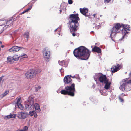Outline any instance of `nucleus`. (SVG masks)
<instances>
[{"instance_id": "obj_1", "label": "nucleus", "mask_w": 131, "mask_h": 131, "mask_svg": "<svg viewBox=\"0 0 131 131\" xmlns=\"http://www.w3.org/2000/svg\"><path fill=\"white\" fill-rule=\"evenodd\" d=\"M63 81L65 87L61 91V93L62 94L74 97L76 92L75 84L72 83V79L70 76L69 75L66 76L64 78Z\"/></svg>"}, {"instance_id": "obj_2", "label": "nucleus", "mask_w": 131, "mask_h": 131, "mask_svg": "<svg viewBox=\"0 0 131 131\" xmlns=\"http://www.w3.org/2000/svg\"><path fill=\"white\" fill-rule=\"evenodd\" d=\"M73 53L74 56L77 59L86 60L90 56L91 51L85 47L82 46L75 48Z\"/></svg>"}, {"instance_id": "obj_3", "label": "nucleus", "mask_w": 131, "mask_h": 131, "mask_svg": "<svg viewBox=\"0 0 131 131\" xmlns=\"http://www.w3.org/2000/svg\"><path fill=\"white\" fill-rule=\"evenodd\" d=\"M69 18L70 19L68 22L69 25V27H70V32L72 34L73 36L74 37L76 35L75 32L78 30V27L79 26L78 21L80 20V18L78 13L70 14Z\"/></svg>"}, {"instance_id": "obj_4", "label": "nucleus", "mask_w": 131, "mask_h": 131, "mask_svg": "<svg viewBox=\"0 0 131 131\" xmlns=\"http://www.w3.org/2000/svg\"><path fill=\"white\" fill-rule=\"evenodd\" d=\"M128 78L123 80L119 88L123 91H128L131 90V79L127 81Z\"/></svg>"}, {"instance_id": "obj_5", "label": "nucleus", "mask_w": 131, "mask_h": 131, "mask_svg": "<svg viewBox=\"0 0 131 131\" xmlns=\"http://www.w3.org/2000/svg\"><path fill=\"white\" fill-rule=\"evenodd\" d=\"M94 79L96 82L98 80L100 82L103 84V83L108 80L106 75H103L101 73H96L95 75L94 76Z\"/></svg>"}, {"instance_id": "obj_6", "label": "nucleus", "mask_w": 131, "mask_h": 131, "mask_svg": "<svg viewBox=\"0 0 131 131\" xmlns=\"http://www.w3.org/2000/svg\"><path fill=\"white\" fill-rule=\"evenodd\" d=\"M41 71L40 69H32L28 71L25 74V75L27 79H31L34 77L36 74Z\"/></svg>"}, {"instance_id": "obj_7", "label": "nucleus", "mask_w": 131, "mask_h": 131, "mask_svg": "<svg viewBox=\"0 0 131 131\" xmlns=\"http://www.w3.org/2000/svg\"><path fill=\"white\" fill-rule=\"evenodd\" d=\"M43 51L44 58L47 60L50 57V51L48 48L45 47L43 49Z\"/></svg>"}, {"instance_id": "obj_8", "label": "nucleus", "mask_w": 131, "mask_h": 131, "mask_svg": "<svg viewBox=\"0 0 131 131\" xmlns=\"http://www.w3.org/2000/svg\"><path fill=\"white\" fill-rule=\"evenodd\" d=\"M122 27L123 28L121 30L122 33H125L127 34L129 32V31L130 30V29L129 25L127 24H122Z\"/></svg>"}, {"instance_id": "obj_9", "label": "nucleus", "mask_w": 131, "mask_h": 131, "mask_svg": "<svg viewBox=\"0 0 131 131\" xmlns=\"http://www.w3.org/2000/svg\"><path fill=\"white\" fill-rule=\"evenodd\" d=\"M29 116L28 113L27 112H19L18 114L17 117L19 119H24Z\"/></svg>"}, {"instance_id": "obj_10", "label": "nucleus", "mask_w": 131, "mask_h": 131, "mask_svg": "<svg viewBox=\"0 0 131 131\" xmlns=\"http://www.w3.org/2000/svg\"><path fill=\"white\" fill-rule=\"evenodd\" d=\"M22 49H25L24 48L22 47L14 46L9 49V51L12 52L14 53L18 51L19 50Z\"/></svg>"}, {"instance_id": "obj_11", "label": "nucleus", "mask_w": 131, "mask_h": 131, "mask_svg": "<svg viewBox=\"0 0 131 131\" xmlns=\"http://www.w3.org/2000/svg\"><path fill=\"white\" fill-rule=\"evenodd\" d=\"M93 46H91L92 48V52H96L98 53H101V50L99 47L95 46L93 48Z\"/></svg>"}, {"instance_id": "obj_12", "label": "nucleus", "mask_w": 131, "mask_h": 131, "mask_svg": "<svg viewBox=\"0 0 131 131\" xmlns=\"http://www.w3.org/2000/svg\"><path fill=\"white\" fill-rule=\"evenodd\" d=\"M116 31L115 30H113V29H112L111 31V33L110 36V37L112 39V40L114 42H115V41L113 39V38L115 37L116 36V34L117 33H118L119 32Z\"/></svg>"}, {"instance_id": "obj_13", "label": "nucleus", "mask_w": 131, "mask_h": 131, "mask_svg": "<svg viewBox=\"0 0 131 131\" xmlns=\"http://www.w3.org/2000/svg\"><path fill=\"white\" fill-rule=\"evenodd\" d=\"M103 84H105L104 87V88L107 90L108 92H110V91H109V90L111 83L109 81V79L104 83H103Z\"/></svg>"}, {"instance_id": "obj_14", "label": "nucleus", "mask_w": 131, "mask_h": 131, "mask_svg": "<svg viewBox=\"0 0 131 131\" xmlns=\"http://www.w3.org/2000/svg\"><path fill=\"white\" fill-rule=\"evenodd\" d=\"M122 24H120V23H117L115 24V26H114L112 29L113 30H115L118 31V30L121 27H122Z\"/></svg>"}, {"instance_id": "obj_15", "label": "nucleus", "mask_w": 131, "mask_h": 131, "mask_svg": "<svg viewBox=\"0 0 131 131\" xmlns=\"http://www.w3.org/2000/svg\"><path fill=\"white\" fill-rule=\"evenodd\" d=\"M90 100L92 103L95 105H97L98 103V101L97 98L94 96H91L89 98Z\"/></svg>"}, {"instance_id": "obj_16", "label": "nucleus", "mask_w": 131, "mask_h": 131, "mask_svg": "<svg viewBox=\"0 0 131 131\" xmlns=\"http://www.w3.org/2000/svg\"><path fill=\"white\" fill-rule=\"evenodd\" d=\"M34 107V108L35 110L37 113H39L41 111V110L40 108V105L37 103H34L33 105H32Z\"/></svg>"}, {"instance_id": "obj_17", "label": "nucleus", "mask_w": 131, "mask_h": 131, "mask_svg": "<svg viewBox=\"0 0 131 131\" xmlns=\"http://www.w3.org/2000/svg\"><path fill=\"white\" fill-rule=\"evenodd\" d=\"M80 13L83 15H85L88 12V9L84 7L83 8H80Z\"/></svg>"}, {"instance_id": "obj_18", "label": "nucleus", "mask_w": 131, "mask_h": 131, "mask_svg": "<svg viewBox=\"0 0 131 131\" xmlns=\"http://www.w3.org/2000/svg\"><path fill=\"white\" fill-rule=\"evenodd\" d=\"M13 18V17H12L11 18L8 19L7 20V21L5 22V23H4V25H5L6 24H7L8 25H12L13 24V22L12 21Z\"/></svg>"}, {"instance_id": "obj_19", "label": "nucleus", "mask_w": 131, "mask_h": 131, "mask_svg": "<svg viewBox=\"0 0 131 131\" xmlns=\"http://www.w3.org/2000/svg\"><path fill=\"white\" fill-rule=\"evenodd\" d=\"M58 63L60 66H64L65 67H67L68 63L67 62H65L64 60L61 61H58Z\"/></svg>"}, {"instance_id": "obj_20", "label": "nucleus", "mask_w": 131, "mask_h": 131, "mask_svg": "<svg viewBox=\"0 0 131 131\" xmlns=\"http://www.w3.org/2000/svg\"><path fill=\"white\" fill-rule=\"evenodd\" d=\"M27 101V102L31 105V106H32V105H33L34 103L33 98L31 96H29L28 99Z\"/></svg>"}, {"instance_id": "obj_21", "label": "nucleus", "mask_w": 131, "mask_h": 131, "mask_svg": "<svg viewBox=\"0 0 131 131\" xmlns=\"http://www.w3.org/2000/svg\"><path fill=\"white\" fill-rule=\"evenodd\" d=\"M106 89H103V90H99V92L101 94L104 96H106L108 94V92L106 91Z\"/></svg>"}, {"instance_id": "obj_22", "label": "nucleus", "mask_w": 131, "mask_h": 131, "mask_svg": "<svg viewBox=\"0 0 131 131\" xmlns=\"http://www.w3.org/2000/svg\"><path fill=\"white\" fill-rule=\"evenodd\" d=\"M21 102V98H19L17 99V102L15 104V107L17 106V107H19L20 105Z\"/></svg>"}, {"instance_id": "obj_23", "label": "nucleus", "mask_w": 131, "mask_h": 131, "mask_svg": "<svg viewBox=\"0 0 131 131\" xmlns=\"http://www.w3.org/2000/svg\"><path fill=\"white\" fill-rule=\"evenodd\" d=\"M120 69H118V67H116V66L112 67L111 68V71L112 73H114Z\"/></svg>"}, {"instance_id": "obj_24", "label": "nucleus", "mask_w": 131, "mask_h": 131, "mask_svg": "<svg viewBox=\"0 0 131 131\" xmlns=\"http://www.w3.org/2000/svg\"><path fill=\"white\" fill-rule=\"evenodd\" d=\"M13 60L14 61H18L19 58V56H18L17 55H15L12 56Z\"/></svg>"}, {"instance_id": "obj_25", "label": "nucleus", "mask_w": 131, "mask_h": 131, "mask_svg": "<svg viewBox=\"0 0 131 131\" xmlns=\"http://www.w3.org/2000/svg\"><path fill=\"white\" fill-rule=\"evenodd\" d=\"M7 60L10 63H12L13 62V58L12 57L10 56H9L7 57Z\"/></svg>"}, {"instance_id": "obj_26", "label": "nucleus", "mask_w": 131, "mask_h": 131, "mask_svg": "<svg viewBox=\"0 0 131 131\" xmlns=\"http://www.w3.org/2000/svg\"><path fill=\"white\" fill-rule=\"evenodd\" d=\"M122 34L123 35V36L122 37V38L119 39V41H122L124 38H127V35H126V34L125 33H122Z\"/></svg>"}, {"instance_id": "obj_27", "label": "nucleus", "mask_w": 131, "mask_h": 131, "mask_svg": "<svg viewBox=\"0 0 131 131\" xmlns=\"http://www.w3.org/2000/svg\"><path fill=\"white\" fill-rule=\"evenodd\" d=\"M24 37L27 39H28L29 36V33L28 32H25L24 34Z\"/></svg>"}, {"instance_id": "obj_28", "label": "nucleus", "mask_w": 131, "mask_h": 131, "mask_svg": "<svg viewBox=\"0 0 131 131\" xmlns=\"http://www.w3.org/2000/svg\"><path fill=\"white\" fill-rule=\"evenodd\" d=\"M25 106L26 109H27V108L29 109V108L31 109V107L32 106H31V105H30L29 103L27 102L25 103Z\"/></svg>"}, {"instance_id": "obj_29", "label": "nucleus", "mask_w": 131, "mask_h": 131, "mask_svg": "<svg viewBox=\"0 0 131 131\" xmlns=\"http://www.w3.org/2000/svg\"><path fill=\"white\" fill-rule=\"evenodd\" d=\"M9 115L10 118H15L16 117V114H12L11 113H10Z\"/></svg>"}, {"instance_id": "obj_30", "label": "nucleus", "mask_w": 131, "mask_h": 131, "mask_svg": "<svg viewBox=\"0 0 131 131\" xmlns=\"http://www.w3.org/2000/svg\"><path fill=\"white\" fill-rule=\"evenodd\" d=\"M34 110H33L32 111H30L29 112V115H30V116H32L34 115Z\"/></svg>"}, {"instance_id": "obj_31", "label": "nucleus", "mask_w": 131, "mask_h": 131, "mask_svg": "<svg viewBox=\"0 0 131 131\" xmlns=\"http://www.w3.org/2000/svg\"><path fill=\"white\" fill-rule=\"evenodd\" d=\"M103 0H98V5H101L103 4Z\"/></svg>"}, {"instance_id": "obj_32", "label": "nucleus", "mask_w": 131, "mask_h": 131, "mask_svg": "<svg viewBox=\"0 0 131 131\" xmlns=\"http://www.w3.org/2000/svg\"><path fill=\"white\" fill-rule=\"evenodd\" d=\"M32 6L33 5L31 4V5L28 8L25 10V12H27L31 10L32 8Z\"/></svg>"}, {"instance_id": "obj_33", "label": "nucleus", "mask_w": 131, "mask_h": 131, "mask_svg": "<svg viewBox=\"0 0 131 131\" xmlns=\"http://www.w3.org/2000/svg\"><path fill=\"white\" fill-rule=\"evenodd\" d=\"M4 119L5 120H8L10 118L9 115L6 116L4 117Z\"/></svg>"}, {"instance_id": "obj_34", "label": "nucleus", "mask_w": 131, "mask_h": 131, "mask_svg": "<svg viewBox=\"0 0 131 131\" xmlns=\"http://www.w3.org/2000/svg\"><path fill=\"white\" fill-rule=\"evenodd\" d=\"M122 96L121 95H119L118 96V98L121 102H123L124 101L123 98H122Z\"/></svg>"}, {"instance_id": "obj_35", "label": "nucleus", "mask_w": 131, "mask_h": 131, "mask_svg": "<svg viewBox=\"0 0 131 131\" xmlns=\"http://www.w3.org/2000/svg\"><path fill=\"white\" fill-rule=\"evenodd\" d=\"M27 56L26 54H21V56H20L19 57L20 58L21 57V58H26L27 57Z\"/></svg>"}, {"instance_id": "obj_36", "label": "nucleus", "mask_w": 131, "mask_h": 131, "mask_svg": "<svg viewBox=\"0 0 131 131\" xmlns=\"http://www.w3.org/2000/svg\"><path fill=\"white\" fill-rule=\"evenodd\" d=\"M9 91H6L5 92L2 94V95L3 96H5L9 93Z\"/></svg>"}, {"instance_id": "obj_37", "label": "nucleus", "mask_w": 131, "mask_h": 131, "mask_svg": "<svg viewBox=\"0 0 131 131\" xmlns=\"http://www.w3.org/2000/svg\"><path fill=\"white\" fill-rule=\"evenodd\" d=\"M18 107L19 109H21V110H23L24 108V106H23V105L21 104H20V105L19 107Z\"/></svg>"}, {"instance_id": "obj_38", "label": "nucleus", "mask_w": 131, "mask_h": 131, "mask_svg": "<svg viewBox=\"0 0 131 131\" xmlns=\"http://www.w3.org/2000/svg\"><path fill=\"white\" fill-rule=\"evenodd\" d=\"M28 128L27 126H25L24 127L23 129L24 131H27L28 130Z\"/></svg>"}, {"instance_id": "obj_39", "label": "nucleus", "mask_w": 131, "mask_h": 131, "mask_svg": "<svg viewBox=\"0 0 131 131\" xmlns=\"http://www.w3.org/2000/svg\"><path fill=\"white\" fill-rule=\"evenodd\" d=\"M34 115H33L34 116L35 118H37L38 116L37 114L35 111H34Z\"/></svg>"}, {"instance_id": "obj_40", "label": "nucleus", "mask_w": 131, "mask_h": 131, "mask_svg": "<svg viewBox=\"0 0 131 131\" xmlns=\"http://www.w3.org/2000/svg\"><path fill=\"white\" fill-rule=\"evenodd\" d=\"M68 2L69 4H71L73 3V1L72 0H68Z\"/></svg>"}, {"instance_id": "obj_41", "label": "nucleus", "mask_w": 131, "mask_h": 131, "mask_svg": "<svg viewBox=\"0 0 131 131\" xmlns=\"http://www.w3.org/2000/svg\"><path fill=\"white\" fill-rule=\"evenodd\" d=\"M42 129V126L41 125L38 128V130L39 131H41Z\"/></svg>"}, {"instance_id": "obj_42", "label": "nucleus", "mask_w": 131, "mask_h": 131, "mask_svg": "<svg viewBox=\"0 0 131 131\" xmlns=\"http://www.w3.org/2000/svg\"><path fill=\"white\" fill-rule=\"evenodd\" d=\"M111 0H104V2L105 3H108Z\"/></svg>"}, {"instance_id": "obj_43", "label": "nucleus", "mask_w": 131, "mask_h": 131, "mask_svg": "<svg viewBox=\"0 0 131 131\" xmlns=\"http://www.w3.org/2000/svg\"><path fill=\"white\" fill-rule=\"evenodd\" d=\"M59 70L60 72L63 73L64 72V70L62 68H61Z\"/></svg>"}, {"instance_id": "obj_44", "label": "nucleus", "mask_w": 131, "mask_h": 131, "mask_svg": "<svg viewBox=\"0 0 131 131\" xmlns=\"http://www.w3.org/2000/svg\"><path fill=\"white\" fill-rule=\"evenodd\" d=\"M13 18H12V21L13 22L14 21H15L16 20V18H13Z\"/></svg>"}, {"instance_id": "obj_45", "label": "nucleus", "mask_w": 131, "mask_h": 131, "mask_svg": "<svg viewBox=\"0 0 131 131\" xmlns=\"http://www.w3.org/2000/svg\"><path fill=\"white\" fill-rule=\"evenodd\" d=\"M75 78L77 79H80V78L79 77L78 75H77V76L75 77Z\"/></svg>"}, {"instance_id": "obj_46", "label": "nucleus", "mask_w": 131, "mask_h": 131, "mask_svg": "<svg viewBox=\"0 0 131 131\" xmlns=\"http://www.w3.org/2000/svg\"><path fill=\"white\" fill-rule=\"evenodd\" d=\"M85 17H88L89 18H90V17H89V15L88 14H86L85 15H84Z\"/></svg>"}, {"instance_id": "obj_47", "label": "nucleus", "mask_w": 131, "mask_h": 131, "mask_svg": "<svg viewBox=\"0 0 131 131\" xmlns=\"http://www.w3.org/2000/svg\"><path fill=\"white\" fill-rule=\"evenodd\" d=\"M119 95H121L122 96V98H123V97L124 96H125V94H124L123 93H121Z\"/></svg>"}, {"instance_id": "obj_48", "label": "nucleus", "mask_w": 131, "mask_h": 131, "mask_svg": "<svg viewBox=\"0 0 131 131\" xmlns=\"http://www.w3.org/2000/svg\"><path fill=\"white\" fill-rule=\"evenodd\" d=\"M37 88H36V91H37V89H40L41 88V87L40 86H38V87L37 89Z\"/></svg>"}, {"instance_id": "obj_49", "label": "nucleus", "mask_w": 131, "mask_h": 131, "mask_svg": "<svg viewBox=\"0 0 131 131\" xmlns=\"http://www.w3.org/2000/svg\"><path fill=\"white\" fill-rule=\"evenodd\" d=\"M26 13L25 10L23 11L22 12L20 13L19 15H20Z\"/></svg>"}, {"instance_id": "obj_50", "label": "nucleus", "mask_w": 131, "mask_h": 131, "mask_svg": "<svg viewBox=\"0 0 131 131\" xmlns=\"http://www.w3.org/2000/svg\"><path fill=\"white\" fill-rule=\"evenodd\" d=\"M4 77V76H2L0 77V82L2 80V79Z\"/></svg>"}, {"instance_id": "obj_51", "label": "nucleus", "mask_w": 131, "mask_h": 131, "mask_svg": "<svg viewBox=\"0 0 131 131\" xmlns=\"http://www.w3.org/2000/svg\"><path fill=\"white\" fill-rule=\"evenodd\" d=\"M70 75V77H71L72 78H75V75L73 76H72L71 75Z\"/></svg>"}, {"instance_id": "obj_52", "label": "nucleus", "mask_w": 131, "mask_h": 131, "mask_svg": "<svg viewBox=\"0 0 131 131\" xmlns=\"http://www.w3.org/2000/svg\"><path fill=\"white\" fill-rule=\"evenodd\" d=\"M119 66H119V64H117V66H116V67H118V69H119Z\"/></svg>"}, {"instance_id": "obj_53", "label": "nucleus", "mask_w": 131, "mask_h": 131, "mask_svg": "<svg viewBox=\"0 0 131 131\" xmlns=\"http://www.w3.org/2000/svg\"><path fill=\"white\" fill-rule=\"evenodd\" d=\"M4 47H5L4 45H1V47L2 48H3Z\"/></svg>"}, {"instance_id": "obj_54", "label": "nucleus", "mask_w": 131, "mask_h": 131, "mask_svg": "<svg viewBox=\"0 0 131 131\" xmlns=\"http://www.w3.org/2000/svg\"><path fill=\"white\" fill-rule=\"evenodd\" d=\"M58 44H55L54 45L56 47H58Z\"/></svg>"}, {"instance_id": "obj_55", "label": "nucleus", "mask_w": 131, "mask_h": 131, "mask_svg": "<svg viewBox=\"0 0 131 131\" xmlns=\"http://www.w3.org/2000/svg\"><path fill=\"white\" fill-rule=\"evenodd\" d=\"M17 131H24L23 129L18 130Z\"/></svg>"}, {"instance_id": "obj_56", "label": "nucleus", "mask_w": 131, "mask_h": 131, "mask_svg": "<svg viewBox=\"0 0 131 131\" xmlns=\"http://www.w3.org/2000/svg\"><path fill=\"white\" fill-rule=\"evenodd\" d=\"M20 17V16H19V15H18L16 18H19Z\"/></svg>"}, {"instance_id": "obj_57", "label": "nucleus", "mask_w": 131, "mask_h": 131, "mask_svg": "<svg viewBox=\"0 0 131 131\" xmlns=\"http://www.w3.org/2000/svg\"><path fill=\"white\" fill-rule=\"evenodd\" d=\"M85 101H84V102H83V105H84L85 106L86 105V104H84L85 103Z\"/></svg>"}, {"instance_id": "obj_58", "label": "nucleus", "mask_w": 131, "mask_h": 131, "mask_svg": "<svg viewBox=\"0 0 131 131\" xmlns=\"http://www.w3.org/2000/svg\"><path fill=\"white\" fill-rule=\"evenodd\" d=\"M43 107V108H44L45 109L46 108V105H44Z\"/></svg>"}, {"instance_id": "obj_59", "label": "nucleus", "mask_w": 131, "mask_h": 131, "mask_svg": "<svg viewBox=\"0 0 131 131\" xmlns=\"http://www.w3.org/2000/svg\"><path fill=\"white\" fill-rule=\"evenodd\" d=\"M95 15H96V14H94L93 15V16H94V17H95Z\"/></svg>"}, {"instance_id": "obj_60", "label": "nucleus", "mask_w": 131, "mask_h": 131, "mask_svg": "<svg viewBox=\"0 0 131 131\" xmlns=\"http://www.w3.org/2000/svg\"><path fill=\"white\" fill-rule=\"evenodd\" d=\"M91 32L92 33H93L94 34V32L93 31H91Z\"/></svg>"}, {"instance_id": "obj_61", "label": "nucleus", "mask_w": 131, "mask_h": 131, "mask_svg": "<svg viewBox=\"0 0 131 131\" xmlns=\"http://www.w3.org/2000/svg\"><path fill=\"white\" fill-rule=\"evenodd\" d=\"M124 52V49H123L122 50V52Z\"/></svg>"}, {"instance_id": "obj_62", "label": "nucleus", "mask_w": 131, "mask_h": 131, "mask_svg": "<svg viewBox=\"0 0 131 131\" xmlns=\"http://www.w3.org/2000/svg\"><path fill=\"white\" fill-rule=\"evenodd\" d=\"M103 109V110L105 111H106V109H105V108H104Z\"/></svg>"}, {"instance_id": "obj_63", "label": "nucleus", "mask_w": 131, "mask_h": 131, "mask_svg": "<svg viewBox=\"0 0 131 131\" xmlns=\"http://www.w3.org/2000/svg\"><path fill=\"white\" fill-rule=\"evenodd\" d=\"M59 11L60 13H61L62 12V10H60Z\"/></svg>"}, {"instance_id": "obj_64", "label": "nucleus", "mask_w": 131, "mask_h": 131, "mask_svg": "<svg viewBox=\"0 0 131 131\" xmlns=\"http://www.w3.org/2000/svg\"><path fill=\"white\" fill-rule=\"evenodd\" d=\"M2 43V42L1 41H0V44H1Z\"/></svg>"}]
</instances>
